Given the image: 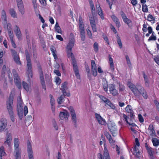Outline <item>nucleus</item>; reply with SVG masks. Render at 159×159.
I'll return each instance as SVG.
<instances>
[{
    "label": "nucleus",
    "mask_w": 159,
    "mask_h": 159,
    "mask_svg": "<svg viewBox=\"0 0 159 159\" xmlns=\"http://www.w3.org/2000/svg\"><path fill=\"white\" fill-rule=\"evenodd\" d=\"M127 85L135 96L139 97L142 95L144 98L146 99L147 98L148 96L147 93L143 87L140 86L137 88L131 82H128Z\"/></svg>",
    "instance_id": "nucleus-1"
},
{
    "label": "nucleus",
    "mask_w": 159,
    "mask_h": 159,
    "mask_svg": "<svg viewBox=\"0 0 159 159\" xmlns=\"http://www.w3.org/2000/svg\"><path fill=\"white\" fill-rule=\"evenodd\" d=\"M72 50L67 49V54L68 57H71L72 60V64L75 75L77 79L80 78L79 71L77 65L76 61L74 58L73 54L72 52Z\"/></svg>",
    "instance_id": "nucleus-2"
},
{
    "label": "nucleus",
    "mask_w": 159,
    "mask_h": 159,
    "mask_svg": "<svg viewBox=\"0 0 159 159\" xmlns=\"http://www.w3.org/2000/svg\"><path fill=\"white\" fill-rule=\"evenodd\" d=\"M13 97L10 96L8 99L7 101V108L8 113L10 115L11 120L12 121H14V113L13 110Z\"/></svg>",
    "instance_id": "nucleus-3"
},
{
    "label": "nucleus",
    "mask_w": 159,
    "mask_h": 159,
    "mask_svg": "<svg viewBox=\"0 0 159 159\" xmlns=\"http://www.w3.org/2000/svg\"><path fill=\"white\" fill-rule=\"evenodd\" d=\"M101 137L102 141H100L99 144L100 145H101L103 144V142H104V150L103 152V155L101 153H99V159H111L109 153L107 148V145L105 143V138L102 136Z\"/></svg>",
    "instance_id": "nucleus-4"
},
{
    "label": "nucleus",
    "mask_w": 159,
    "mask_h": 159,
    "mask_svg": "<svg viewBox=\"0 0 159 159\" xmlns=\"http://www.w3.org/2000/svg\"><path fill=\"white\" fill-rule=\"evenodd\" d=\"M25 54L27 61V70L26 73L29 77H32L33 76L32 64L30 59V55L28 51H25Z\"/></svg>",
    "instance_id": "nucleus-5"
},
{
    "label": "nucleus",
    "mask_w": 159,
    "mask_h": 159,
    "mask_svg": "<svg viewBox=\"0 0 159 159\" xmlns=\"http://www.w3.org/2000/svg\"><path fill=\"white\" fill-rule=\"evenodd\" d=\"M20 142L19 139L15 138L14 140V152L15 153L14 156L15 159H20L21 151L19 146Z\"/></svg>",
    "instance_id": "nucleus-6"
},
{
    "label": "nucleus",
    "mask_w": 159,
    "mask_h": 159,
    "mask_svg": "<svg viewBox=\"0 0 159 159\" xmlns=\"http://www.w3.org/2000/svg\"><path fill=\"white\" fill-rule=\"evenodd\" d=\"M79 27L81 40L83 41H84L85 39V31L84 24L82 18L81 16H80L79 17Z\"/></svg>",
    "instance_id": "nucleus-7"
},
{
    "label": "nucleus",
    "mask_w": 159,
    "mask_h": 159,
    "mask_svg": "<svg viewBox=\"0 0 159 159\" xmlns=\"http://www.w3.org/2000/svg\"><path fill=\"white\" fill-rule=\"evenodd\" d=\"M12 72L13 75L14 81L16 85L19 89H20L21 88V83L19 75L17 72L16 70L14 69L12 70Z\"/></svg>",
    "instance_id": "nucleus-8"
},
{
    "label": "nucleus",
    "mask_w": 159,
    "mask_h": 159,
    "mask_svg": "<svg viewBox=\"0 0 159 159\" xmlns=\"http://www.w3.org/2000/svg\"><path fill=\"white\" fill-rule=\"evenodd\" d=\"M108 127L112 135L115 136L116 132L117 131V127L115 123L112 121L109 122L108 124Z\"/></svg>",
    "instance_id": "nucleus-9"
},
{
    "label": "nucleus",
    "mask_w": 159,
    "mask_h": 159,
    "mask_svg": "<svg viewBox=\"0 0 159 159\" xmlns=\"http://www.w3.org/2000/svg\"><path fill=\"white\" fill-rule=\"evenodd\" d=\"M75 41L74 35L71 33L70 35L69 42L67 44L66 47L67 49L72 50L74 45Z\"/></svg>",
    "instance_id": "nucleus-10"
},
{
    "label": "nucleus",
    "mask_w": 159,
    "mask_h": 159,
    "mask_svg": "<svg viewBox=\"0 0 159 159\" xmlns=\"http://www.w3.org/2000/svg\"><path fill=\"white\" fill-rule=\"evenodd\" d=\"M69 109L70 112V115L72 121L74 122V125L76 127V124L77 121L76 115L75 113V111L73 107H70Z\"/></svg>",
    "instance_id": "nucleus-11"
},
{
    "label": "nucleus",
    "mask_w": 159,
    "mask_h": 159,
    "mask_svg": "<svg viewBox=\"0 0 159 159\" xmlns=\"http://www.w3.org/2000/svg\"><path fill=\"white\" fill-rule=\"evenodd\" d=\"M90 23L93 32L97 31V27L96 25V22L97 21L96 19H95L93 16H89Z\"/></svg>",
    "instance_id": "nucleus-12"
},
{
    "label": "nucleus",
    "mask_w": 159,
    "mask_h": 159,
    "mask_svg": "<svg viewBox=\"0 0 159 159\" xmlns=\"http://www.w3.org/2000/svg\"><path fill=\"white\" fill-rule=\"evenodd\" d=\"M135 142L136 143V145L135 146L133 153L137 157L139 158L140 156V154L138 148H137L136 146L139 147L140 144L138 139L137 138H136L135 139Z\"/></svg>",
    "instance_id": "nucleus-13"
},
{
    "label": "nucleus",
    "mask_w": 159,
    "mask_h": 159,
    "mask_svg": "<svg viewBox=\"0 0 159 159\" xmlns=\"http://www.w3.org/2000/svg\"><path fill=\"white\" fill-rule=\"evenodd\" d=\"M110 93L114 96H117L118 94V91L115 89V86L112 84H110L108 86Z\"/></svg>",
    "instance_id": "nucleus-14"
},
{
    "label": "nucleus",
    "mask_w": 159,
    "mask_h": 159,
    "mask_svg": "<svg viewBox=\"0 0 159 159\" xmlns=\"http://www.w3.org/2000/svg\"><path fill=\"white\" fill-rule=\"evenodd\" d=\"M67 83L66 82H65L62 84H61L60 89L62 90L63 93L64 95H65L67 97H69L70 96V94L69 92H66V90L67 89Z\"/></svg>",
    "instance_id": "nucleus-15"
},
{
    "label": "nucleus",
    "mask_w": 159,
    "mask_h": 159,
    "mask_svg": "<svg viewBox=\"0 0 159 159\" xmlns=\"http://www.w3.org/2000/svg\"><path fill=\"white\" fill-rule=\"evenodd\" d=\"M91 71L92 75L94 76H96L97 75V67L95 61L92 60L91 64Z\"/></svg>",
    "instance_id": "nucleus-16"
},
{
    "label": "nucleus",
    "mask_w": 159,
    "mask_h": 159,
    "mask_svg": "<svg viewBox=\"0 0 159 159\" xmlns=\"http://www.w3.org/2000/svg\"><path fill=\"white\" fill-rule=\"evenodd\" d=\"M69 114L66 111H64L63 112H60L59 114V117L61 120H65L67 121L69 118Z\"/></svg>",
    "instance_id": "nucleus-17"
},
{
    "label": "nucleus",
    "mask_w": 159,
    "mask_h": 159,
    "mask_svg": "<svg viewBox=\"0 0 159 159\" xmlns=\"http://www.w3.org/2000/svg\"><path fill=\"white\" fill-rule=\"evenodd\" d=\"M7 125V121L6 119L2 118L0 121V132L5 129Z\"/></svg>",
    "instance_id": "nucleus-18"
},
{
    "label": "nucleus",
    "mask_w": 159,
    "mask_h": 159,
    "mask_svg": "<svg viewBox=\"0 0 159 159\" xmlns=\"http://www.w3.org/2000/svg\"><path fill=\"white\" fill-rule=\"evenodd\" d=\"M39 74L40 78L42 84L43 86V88L45 90L46 88L44 85V78L42 70L40 67H39Z\"/></svg>",
    "instance_id": "nucleus-19"
},
{
    "label": "nucleus",
    "mask_w": 159,
    "mask_h": 159,
    "mask_svg": "<svg viewBox=\"0 0 159 159\" xmlns=\"http://www.w3.org/2000/svg\"><path fill=\"white\" fill-rule=\"evenodd\" d=\"M95 116L99 123L102 125H105L106 123L105 120L100 116V115L95 113Z\"/></svg>",
    "instance_id": "nucleus-20"
},
{
    "label": "nucleus",
    "mask_w": 159,
    "mask_h": 159,
    "mask_svg": "<svg viewBox=\"0 0 159 159\" xmlns=\"http://www.w3.org/2000/svg\"><path fill=\"white\" fill-rule=\"evenodd\" d=\"M12 140V135L11 133L7 132L6 134V140L4 142V144H7L10 146Z\"/></svg>",
    "instance_id": "nucleus-21"
},
{
    "label": "nucleus",
    "mask_w": 159,
    "mask_h": 159,
    "mask_svg": "<svg viewBox=\"0 0 159 159\" xmlns=\"http://www.w3.org/2000/svg\"><path fill=\"white\" fill-rule=\"evenodd\" d=\"M17 111H23V102L22 101L20 97H19L17 99Z\"/></svg>",
    "instance_id": "nucleus-22"
},
{
    "label": "nucleus",
    "mask_w": 159,
    "mask_h": 159,
    "mask_svg": "<svg viewBox=\"0 0 159 159\" xmlns=\"http://www.w3.org/2000/svg\"><path fill=\"white\" fill-rule=\"evenodd\" d=\"M14 31L18 38L20 39L21 36V32L19 27L16 25L15 26Z\"/></svg>",
    "instance_id": "nucleus-23"
},
{
    "label": "nucleus",
    "mask_w": 159,
    "mask_h": 159,
    "mask_svg": "<svg viewBox=\"0 0 159 159\" xmlns=\"http://www.w3.org/2000/svg\"><path fill=\"white\" fill-rule=\"evenodd\" d=\"M96 7L98 15L100 16L102 20H103L104 18L103 13L99 5H96Z\"/></svg>",
    "instance_id": "nucleus-24"
},
{
    "label": "nucleus",
    "mask_w": 159,
    "mask_h": 159,
    "mask_svg": "<svg viewBox=\"0 0 159 159\" xmlns=\"http://www.w3.org/2000/svg\"><path fill=\"white\" fill-rule=\"evenodd\" d=\"M18 7L19 12L21 15H24L25 13V9L23 3L17 4Z\"/></svg>",
    "instance_id": "nucleus-25"
},
{
    "label": "nucleus",
    "mask_w": 159,
    "mask_h": 159,
    "mask_svg": "<svg viewBox=\"0 0 159 159\" xmlns=\"http://www.w3.org/2000/svg\"><path fill=\"white\" fill-rule=\"evenodd\" d=\"M109 64L110 65V70L113 74L114 73V64L113 62L112 58L109 56Z\"/></svg>",
    "instance_id": "nucleus-26"
},
{
    "label": "nucleus",
    "mask_w": 159,
    "mask_h": 159,
    "mask_svg": "<svg viewBox=\"0 0 159 159\" xmlns=\"http://www.w3.org/2000/svg\"><path fill=\"white\" fill-rule=\"evenodd\" d=\"M2 20L3 24L7 23V16L6 12L4 10L2 11Z\"/></svg>",
    "instance_id": "nucleus-27"
},
{
    "label": "nucleus",
    "mask_w": 159,
    "mask_h": 159,
    "mask_svg": "<svg viewBox=\"0 0 159 159\" xmlns=\"http://www.w3.org/2000/svg\"><path fill=\"white\" fill-rule=\"evenodd\" d=\"M111 18L112 20L115 23L116 26L118 27H119L120 26V22L119 19L114 15H112L111 16Z\"/></svg>",
    "instance_id": "nucleus-28"
},
{
    "label": "nucleus",
    "mask_w": 159,
    "mask_h": 159,
    "mask_svg": "<svg viewBox=\"0 0 159 159\" xmlns=\"http://www.w3.org/2000/svg\"><path fill=\"white\" fill-rule=\"evenodd\" d=\"M65 96H66L65 95H64L63 94L58 98L57 101L58 104H61L64 102V101L65 100L64 99V98H65Z\"/></svg>",
    "instance_id": "nucleus-29"
},
{
    "label": "nucleus",
    "mask_w": 159,
    "mask_h": 159,
    "mask_svg": "<svg viewBox=\"0 0 159 159\" xmlns=\"http://www.w3.org/2000/svg\"><path fill=\"white\" fill-rule=\"evenodd\" d=\"M27 143L28 154L33 153L30 141H27Z\"/></svg>",
    "instance_id": "nucleus-30"
},
{
    "label": "nucleus",
    "mask_w": 159,
    "mask_h": 159,
    "mask_svg": "<svg viewBox=\"0 0 159 159\" xmlns=\"http://www.w3.org/2000/svg\"><path fill=\"white\" fill-rule=\"evenodd\" d=\"M125 110L127 112L130 113L131 117L133 116V111L131 106L128 105L125 108Z\"/></svg>",
    "instance_id": "nucleus-31"
},
{
    "label": "nucleus",
    "mask_w": 159,
    "mask_h": 159,
    "mask_svg": "<svg viewBox=\"0 0 159 159\" xmlns=\"http://www.w3.org/2000/svg\"><path fill=\"white\" fill-rule=\"evenodd\" d=\"M124 22L126 23L129 28H131L133 26V24L131 20L127 18L123 20Z\"/></svg>",
    "instance_id": "nucleus-32"
},
{
    "label": "nucleus",
    "mask_w": 159,
    "mask_h": 159,
    "mask_svg": "<svg viewBox=\"0 0 159 159\" xmlns=\"http://www.w3.org/2000/svg\"><path fill=\"white\" fill-rule=\"evenodd\" d=\"M13 58L15 62L18 65H20L21 63L20 61V59L18 55L13 57Z\"/></svg>",
    "instance_id": "nucleus-33"
},
{
    "label": "nucleus",
    "mask_w": 159,
    "mask_h": 159,
    "mask_svg": "<svg viewBox=\"0 0 159 159\" xmlns=\"http://www.w3.org/2000/svg\"><path fill=\"white\" fill-rule=\"evenodd\" d=\"M148 129L150 130L151 131L150 135L152 137H153L155 134V132L154 129L152 125H150L148 127Z\"/></svg>",
    "instance_id": "nucleus-34"
},
{
    "label": "nucleus",
    "mask_w": 159,
    "mask_h": 159,
    "mask_svg": "<svg viewBox=\"0 0 159 159\" xmlns=\"http://www.w3.org/2000/svg\"><path fill=\"white\" fill-rule=\"evenodd\" d=\"M152 141L154 146L157 147L159 145V140L157 138H152Z\"/></svg>",
    "instance_id": "nucleus-35"
},
{
    "label": "nucleus",
    "mask_w": 159,
    "mask_h": 159,
    "mask_svg": "<svg viewBox=\"0 0 159 159\" xmlns=\"http://www.w3.org/2000/svg\"><path fill=\"white\" fill-rule=\"evenodd\" d=\"M55 31L58 33L62 34V31L57 22H56L55 26Z\"/></svg>",
    "instance_id": "nucleus-36"
},
{
    "label": "nucleus",
    "mask_w": 159,
    "mask_h": 159,
    "mask_svg": "<svg viewBox=\"0 0 159 159\" xmlns=\"http://www.w3.org/2000/svg\"><path fill=\"white\" fill-rule=\"evenodd\" d=\"M103 87L104 90L107 92L108 91V84L107 81L105 80H102Z\"/></svg>",
    "instance_id": "nucleus-37"
},
{
    "label": "nucleus",
    "mask_w": 159,
    "mask_h": 159,
    "mask_svg": "<svg viewBox=\"0 0 159 159\" xmlns=\"http://www.w3.org/2000/svg\"><path fill=\"white\" fill-rule=\"evenodd\" d=\"M22 85L24 89L27 92L29 91L30 87V84H28L25 82H23Z\"/></svg>",
    "instance_id": "nucleus-38"
},
{
    "label": "nucleus",
    "mask_w": 159,
    "mask_h": 159,
    "mask_svg": "<svg viewBox=\"0 0 159 159\" xmlns=\"http://www.w3.org/2000/svg\"><path fill=\"white\" fill-rule=\"evenodd\" d=\"M6 154V153L4 151V147L3 146L0 147V158L3 156H5Z\"/></svg>",
    "instance_id": "nucleus-39"
},
{
    "label": "nucleus",
    "mask_w": 159,
    "mask_h": 159,
    "mask_svg": "<svg viewBox=\"0 0 159 159\" xmlns=\"http://www.w3.org/2000/svg\"><path fill=\"white\" fill-rule=\"evenodd\" d=\"M90 7L91 13L92 15V16H93V17H94V16L95 14V8L94 5V4H93L90 5Z\"/></svg>",
    "instance_id": "nucleus-40"
},
{
    "label": "nucleus",
    "mask_w": 159,
    "mask_h": 159,
    "mask_svg": "<svg viewBox=\"0 0 159 159\" xmlns=\"http://www.w3.org/2000/svg\"><path fill=\"white\" fill-rule=\"evenodd\" d=\"M86 72L87 73V75L88 78L90 80L92 79V76L90 72V70L89 67H87L86 68Z\"/></svg>",
    "instance_id": "nucleus-41"
},
{
    "label": "nucleus",
    "mask_w": 159,
    "mask_h": 159,
    "mask_svg": "<svg viewBox=\"0 0 159 159\" xmlns=\"http://www.w3.org/2000/svg\"><path fill=\"white\" fill-rule=\"evenodd\" d=\"M147 150L149 156V158L151 159H153L154 157L153 155L152 151L150 149L148 148H147Z\"/></svg>",
    "instance_id": "nucleus-42"
},
{
    "label": "nucleus",
    "mask_w": 159,
    "mask_h": 159,
    "mask_svg": "<svg viewBox=\"0 0 159 159\" xmlns=\"http://www.w3.org/2000/svg\"><path fill=\"white\" fill-rule=\"evenodd\" d=\"M10 13L12 17L14 18H16L17 17V14L16 11L13 9H11L10 11Z\"/></svg>",
    "instance_id": "nucleus-43"
},
{
    "label": "nucleus",
    "mask_w": 159,
    "mask_h": 159,
    "mask_svg": "<svg viewBox=\"0 0 159 159\" xmlns=\"http://www.w3.org/2000/svg\"><path fill=\"white\" fill-rule=\"evenodd\" d=\"M116 41L118 44L120 48H122V45L121 43V40L120 37L118 35L117 36Z\"/></svg>",
    "instance_id": "nucleus-44"
},
{
    "label": "nucleus",
    "mask_w": 159,
    "mask_h": 159,
    "mask_svg": "<svg viewBox=\"0 0 159 159\" xmlns=\"http://www.w3.org/2000/svg\"><path fill=\"white\" fill-rule=\"evenodd\" d=\"M93 48L94 51L97 52H98V45L97 42H95L93 45Z\"/></svg>",
    "instance_id": "nucleus-45"
},
{
    "label": "nucleus",
    "mask_w": 159,
    "mask_h": 159,
    "mask_svg": "<svg viewBox=\"0 0 159 159\" xmlns=\"http://www.w3.org/2000/svg\"><path fill=\"white\" fill-rule=\"evenodd\" d=\"M49 97L50 100L51 105L53 106L55 103V100L53 98V96L51 94L49 95Z\"/></svg>",
    "instance_id": "nucleus-46"
},
{
    "label": "nucleus",
    "mask_w": 159,
    "mask_h": 159,
    "mask_svg": "<svg viewBox=\"0 0 159 159\" xmlns=\"http://www.w3.org/2000/svg\"><path fill=\"white\" fill-rule=\"evenodd\" d=\"M155 19V18L151 15L149 14L148 16L147 20L150 21H154Z\"/></svg>",
    "instance_id": "nucleus-47"
},
{
    "label": "nucleus",
    "mask_w": 159,
    "mask_h": 159,
    "mask_svg": "<svg viewBox=\"0 0 159 159\" xmlns=\"http://www.w3.org/2000/svg\"><path fill=\"white\" fill-rule=\"evenodd\" d=\"M8 33L10 40L13 39V34L12 30L8 31Z\"/></svg>",
    "instance_id": "nucleus-48"
},
{
    "label": "nucleus",
    "mask_w": 159,
    "mask_h": 159,
    "mask_svg": "<svg viewBox=\"0 0 159 159\" xmlns=\"http://www.w3.org/2000/svg\"><path fill=\"white\" fill-rule=\"evenodd\" d=\"M7 24V29L8 31H12V26L11 24L10 23H6Z\"/></svg>",
    "instance_id": "nucleus-49"
},
{
    "label": "nucleus",
    "mask_w": 159,
    "mask_h": 159,
    "mask_svg": "<svg viewBox=\"0 0 159 159\" xmlns=\"http://www.w3.org/2000/svg\"><path fill=\"white\" fill-rule=\"evenodd\" d=\"M18 112V115L19 116L20 119H22L23 116V111H17Z\"/></svg>",
    "instance_id": "nucleus-50"
},
{
    "label": "nucleus",
    "mask_w": 159,
    "mask_h": 159,
    "mask_svg": "<svg viewBox=\"0 0 159 159\" xmlns=\"http://www.w3.org/2000/svg\"><path fill=\"white\" fill-rule=\"evenodd\" d=\"M104 134L108 139H109L111 138V135L107 131H105L104 132Z\"/></svg>",
    "instance_id": "nucleus-51"
},
{
    "label": "nucleus",
    "mask_w": 159,
    "mask_h": 159,
    "mask_svg": "<svg viewBox=\"0 0 159 159\" xmlns=\"http://www.w3.org/2000/svg\"><path fill=\"white\" fill-rule=\"evenodd\" d=\"M99 97L105 103H106L107 100L108 99L102 95L99 96Z\"/></svg>",
    "instance_id": "nucleus-52"
},
{
    "label": "nucleus",
    "mask_w": 159,
    "mask_h": 159,
    "mask_svg": "<svg viewBox=\"0 0 159 159\" xmlns=\"http://www.w3.org/2000/svg\"><path fill=\"white\" fill-rule=\"evenodd\" d=\"M142 10L144 12H147L148 11V8L146 5L143 4L142 5Z\"/></svg>",
    "instance_id": "nucleus-53"
},
{
    "label": "nucleus",
    "mask_w": 159,
    "mask_h": 159,
    "mask_svg": "<svg viewBox=\"0 0 159 159\" xmlns=\"http://www.w3.org/2000/svg\"><path fill=\"white\" fill-rule=\"evenodd\" d=\"M157 39L156 37L155 36H150L148 39V41L151 40H156Z\"/></svg>",
    "instance_id": "nucleus-54"
},
{
    "label": "nucleus",
    "mask_w": 159,
    "mask_h": 159,
    "mask_svg": "<svg viewBox=\"0 0 159 159\" xmlns=\"http://www.w3.org/2000/svg\"><path fill=\"white\" fill-rule=\"evenodd\" d=\"M139 119V121L141 122H143L144 121V119L142 116L141 114L138 115Z\"/></svg>",
    "instance_id": "nucleus-55"
},
{
    "label": "nucleus",
    "mask_w": 159,
    "mask_h": 159,
    "mask_svg": "<svg viewBox=\"0 0 159 159\" xmlns=\"http://www.w3.org/2000/svg\"><path fill=\"white\" fill-rule=\"evenodd\" d=\"M102 36L103 37V38L104 39L106 42L108 44H109V43L108 41V39L107 37V36L104 34H102Z\"/></svg>",
    "instance_id": "nucleus-56"
},
{
    "label": "nucleus",
    "mask_w": 159,
    "mask_h": 159,
    "mask_svg": "<svg viewBox=\"0 0 159 159\" xmlns=\"http://www.w3.org/2000/svg\"><path fill=\"white\" fill-rule=\"evenodd\" d=\"M55 82L57 84H59L61 83V80L59 77H56V78Z\"/></svg>",
    "instance_id": "nucleus-57"
},
{
    "label": "nucleus",
    "mask_w": 159,
    "mask_h": 159,
    "mask_svg": "<svg viewBox=\"0 0 159 159\" xmlns=\"http://www.w3.org/2000/svg\"><path fill=\"white\" fill-rule=\"evenodd\" d=\"M142 30L144 32H146L147 31V26L145 23H144L143 25Z\"/></svg>",
    "instance_id": "nucleus-58"
},
{
    "label": "nucleus",
    "mask_w": 159,
    "mask_h": 159,
    "mask_svg": "<svg viewBox=\"0 0 159 159\" xmlns=\"http://www.w3.org/2000/svg\"><path fill=\"white\" fill-rule=\"evenodd\" d=\"M54 73H55L58 76H61V74L60 71L57 70H54Z\"/></svg>",
    "instance_id": "nucleus-59"
},
{
    "label": "nucleus",
    "mask_w": 159,
    "mask_h": 159,
    "mask_svg": "<svg viewBox=\"0 0 159 159\" xmlns=\"http://www.w3.org/2000/svg\"><path fill=\"white\" fill-rule=\"evenodd\" d=\"M11 54L13 57L18 55L17 52L13 49H11Z\"/></svg>",
    "instance_id": "nucleus-60"
},
{
    "label": "nucleus",
    "mask_w": 159,
    "mask_h": 159,
    "mask_svg": "<svg viewBox=\"0 0 159 159\" xmlns=\"http://www.w3.org/2000/svg\"><path fill=\"white\" fill-rule=\"evenodd\" d=\"M24 115L25 116L28 113V110L27 106H25L24 108Z\"/></svg>",
    "instance_id": "nucleus-61"
},
{
    "label": "nucleus",
    "mask_w": 159,
    "mask_h": 159,
    "mask_svg": "<svg viewBox=\"0 0 159 159\" xmlns=\"http://www.w3.org/2000/svg\"><path fill=\"white\" fill-rule=\"evenodd\" d=\"M109 143L111 144H113L115 143V140H113L112 137L108 139Z\"/></svg>",
    "instance_id": "nucleus-62"
},
{
    "label": "nucleus",
    "mask_w": 159,
    "mask_h": 159,
    "mask_svg": "<svg viewBox=\"0 0 159 159\" xmlns=\"http://www.w3.org/2000/svg\"><path fill=\"white\" fill-rule=\"evenodd\" d=\"M154 60L159 65V58L158 56L155 57Z\"/></svg>",
    "instance_id": "nucleus-63"
},
{
    "label": "nucleus",
    "mask_w": 159,
    "mask_h": 159,
    "mask_svg": "<svg viewBox=\"0 0 159 159\" xmlns=\"http://www.w3.org/2000/svg\"><path fill=\"white\" fill-rule=\"evenodd\" d=\"M56 38L58 39L61 41H62L63 40V39L60 35H56Z\"/></svg>",
    "instance_id": "nucleus-64"
}]
</instances>
